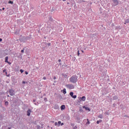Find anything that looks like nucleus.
<instances>
[{"instance_id":"nucleus-1","label":"nucleus","mask_w":129,"mask_h":129,"mask_svg":"<svg viewBox=\"0 0 129 129\" xmlns=\"http://www.w3.org/2000/svg\"><path fill=\"white\" fill-rule=\"evenodd\" d=\"M78 77L76 75L72 76L70 78V82H72V83H76L77 82Z\"/></svg>"},{"instance_id":"nucleus-2","label":"nucleus","mask_w":129,"mask_h":129,"mask_svg":"<svg viewBox=\"0 0 129 129\" xmlns=\"http://www.w3.org/2000/svg\"><path fill=\"white\" fill-rule=\"evenodd\" d=\"M111 5L113 7H115V6H117L119 4L118 0H112Z\"/></svg>"},{"instance_id":"nucleus-3","label":"nucleus","mask_w":129,"mask_h":129,"mask_svg":"<svg viewBox=\"0 0 129 129\" xmlns=\"http://www.w3.org/2000/svg\"><path fill=\"white\" fill-rule=\"evenodd\" d=\"M66 87H67V88H69L70 89H74V85H72V84H68L66 85Z\"/></svg>"},{"instance_id":"nucleus-4","label":"nucleus","mask_w":129,"mask_h":129,"mask_svg":"<svg viewBox=\"0 0 129 129\" xmlns=\"http://www.w3.org/2000/svg\"><path fill=\"white\" fill-rule=\"evenodd\" d=\"M9 92L10 93V95L11 96H14V95H15V91H14L13 89H10Z\"/></svg>"},{"instance_id":"nucleus-5","label":"nucleus","mask_w":129,"mask_h":129,"mask_svg":"<svg viewBox=\"0 0 129 129\" xmlns=\"http://www.w3.org/2000/svg\"><path fill=\"white\" fill-rule=\"evenodd\" d=\"M53 22H54V20L52 17H50L48 21V23H53Z\"/></svg>"},{"instance_id":"nucleus-6","label":"nucleus","mask_w":129,"mask_h":129,"mask_svg":"<svg viewBox=\"0 0 129 129\" xmlns=\"http://www.w3.org/2000/svg\"><path fill=\"white\" fill-rule=\"evenodd\" d=\"M31 109H28V111H27V115L28 116H30V115H31Z\"/></svg>"},{"instance_id":"nucleus-7","label":"nucleus","mask_w":129,"mask_h":129,"mask_svg":"<svg viewBox=\"0 0 129 129\" xmlns=\"http://www.w3.org/2000/svg\"><path fill=\"white\" fill-rule=\"evenodd\" d=\"M85 96H83L82 98H80V100H82L83 101H85Z\"/></svg>"},{"instance_id":"nucleus-8","label":"nucleus","mask_w":129,"mask_h":129,"mask_svg":"<svg viewBox=\"0 0 129 129\" xmlns=\"http://www.w3.org/2000/svg\"><path fill=\"white\" fill-rule=\"evenodd\" d=\"M83 108H85L86 110H88L89 111H90V108H89L88 107H85V106H83Z\"/></svg>"},{"instance_id":"nucleus-9","label":"nucleus","mask_w":129,"mask_h":129,"mask_svg":"<svg viewBox=\"0 0 129 129\" xmlns=\"http://www.w3.org/2000/svg\"><path fill=\"white\" fill-rule=\"evenodd\" d=\"M60 108L61 110H64V109H65V105H62L60 106Z\"/></svg>"},{"instance_id":"nucleus-10","label":"nucleus","mask_w":129,"mask_h":129,"mask_svg":"<svg viewBox=\"0 0 129 129\" xmlns=\"http://www.w3.org/2000/svg\"><path fill=\"white\" fill-rule=\"evenodd\" d=\"M8 59H9V57L6 56V57H5V62H6V63H9V61H8Z\"/></svg>"},{"instance_id":"nucleus-11","label":"nucleus","mask_w":129,"mask_h":129,"mask_svg":"<svg viewBox=\"0 0 129 129\" xmlns=\"http://www.w3.org/2000/svg\"><path fill=\"white\" fill-rule=\"evenodd\" d=\"M61 76H63V77H64V78H67V75H66V74H62Z\"/></svg>"},{"instance_id":"nucleus-12","label":"nucleus","mask_w":129,"mask_h":129,"mask_svg":"<svg viewBox=\"0 0 129 129\" xmlns=\"http://www.w3.org/2000/svg\"><path fill=\"white\" fill-rule=\"evenodd\" d=\"M117 98H118V97L116 96H115L113 97V99L114 100H116V99H117Z\"/></svg>"},{"instance_id":"nucleus-13","label":"nucleus","mask_w":129,"mask_h":129,"mask_svg":"<svg viewBox=\"0 0 129 129\" xmlns=\"http://www.w3.org/2000/svg\"><path fill=\"white\" fill-rule=\"evenodd\" d=\"M33 102H34V104L35 105H38V103H39L38 102H37V103H36V99H34L33 100Z\"/></svg>"},{"instance_id":"nucleus-14","label":"nucleus","mask_w":129,"mask_h":129,"mask_svg":"<svg viewBox=\"0 0 129 129\" xmlns=\"http://www.w3.org/2000/svg\"><path fill=\"white\" fill-rule=\"evenodd\" d=\"M129 23V19H126L125 21L124 24L125 25V24H127Z\"/></svg>"},{"instance_id":"nucleus-15","label":"nucleus","mask_w":129,"mask_h":129,"mask_svg":"<svg viewBox=\"0 0 129 129\" xmlns=\"http://www.w3.org/2000/svg\"><path fill=\"white\" fill-rule=\"evenodd\" d=\"M63 94H66V93H67V92H66V89H63Z\"/></svg>"},{"instance_id":"nucleus-16","label":"nucleus","mask_w":129,"mask_h":129,"mask_svg":"<svg viewBox=\"0 0 129 129\" xmlns=\"http://www.w3.org/2000/svg\"><path fill=\"white\" fill-rule=\"evenodd\" d=\"M74 94V93L73 92H71L70 93V95L71 96V97H72L73 96Z\"/></svg>"},{"instance_id":"nucleus-17","label":"nucleus","mask_w":129,"mask_h":129,"mask_svg":"<svg viewBox=\"0 0 129 129\" xmlns=\"http://www.w3.org/2000/svg\"><path fill=\"white\" fill-rule=\"evenodd\" d=\"M98 117H99V118H102L103 116H102V114H100L98 115Z\"/></svg>"},{"instance_id":"nucleus-18","label":"nucleus","mask_w":129,"mask_h":129,"mask_svg":"<svg viewBox=\"0 0 129 129\" xmlns=\"http://www.w3.org/2000/svg\"><path fill=\"white\" fill-rule=\"evenodd\" d=\"M40 128H41V126H40L39 125H36L37 129H40Z\"/></svg>"},{"instance_id":"nucleus-19","label":"nucleus","mask_w":129,"mask_h":129,"mask_svg":"<svg viewBox=\"0 0 129 129\" xmlns=\"http://www.w3.org/2000/svg\"><path fill=\"white\" fill-rule=\"evenodd\" d=\"M8 4H11V5H13V4H14V2L11 1H10L8 2Z\"/></svg>"},{"instance_id":"nucleus-20","label":"nucleus","mask_w":129,"mask_h":129,"mask_svg":"<svg viewBox=\"0 0 129 129\" xmlns=\"http://www.w3.org/2000/svg\"><path fill=\"white\" fill-rule=\"evenodd\" d=\"M60 124H61V121H59L57 123V126H59Z\"/></svg>"},{"instance_id":"nucleus-21","label":"nucleus","mask_w":129,"mask_h":129,"mask_svg":"<svg viewBox=\"0 0 129 129\" xmlns=\"http://www.w3.org/2000/svg\"><path fill=\"white\" fill-rule=\"evenodd\" d=\"M22 83H23V84H26V83L27 84H28V82L23 81Z\"/></svg>"},{"instance_id":"nucleus-22","label":"nucleus","mask_w":129,"mask_h":129,"mask_svg":"<svg viewBox=\"0 0 129 129\" xmlns=\"http://www.w3.org/2000/svg\"><path fill=\"white\" fill-rule=\"evenodd\" d=\"M101 121H102V120H98V121H97V124H99V122H101Z\"/></svg>"},{"instance_id":"nucleus-23","label":"nucleus","mask_w":129,"mask_h":129,"mask_svg":"<svg viewBox=\"0 0 129 129\" xmlns=\"http://www.w3.org/2000/svg\"><path fill=\"white\" fill-rule=\"evenodd\" d=\"M72 97H73V98L75 99V98H76V97H77V96H76V95H73V96Z\"/></svg>"},{"instance_id":"nucleus-24","label":"nucleus","mask_w":129,"mask_h":129,"mask_svg":"<svg viewBox=\"0 0 129 129\" xmlns=\"http://www.w3.org/2000/svg\"><path fill=\"white\" fill-rule=\"evenodd\" d=\"M5 104H6V105H9V102L6 101V102H5Z\"/></svg>"},{"instance_id":"nucleus-25","label":"nucleus","mask_w":129,"mask_h":129,"mask_svg":"<svg viewBox=\"0 0 129 129\" xmlns=\"http://www.w3.org/2000/svg\"><path fill=\"white\" fill-rule=\"evenodd\" d=\"M76 60V58L75 57H73V61H75Z\"/></svg>"},{"instance_id":"nucleus-26","label":"nucleus","mask_w":129,"mask_h":129,"mask_svg":"<svg viewBox=\"0 0 129 129\" xmlns=\"http://www.w3.org/2000/svg\"><path fill=\"white\" fill-rule=\"evenodd\" d=\"M88 122H87V124H89V123H90V122H89L88 119H87Z\"/></svg>"},{"instance_id":"nucleus-27","label":"nucleus","mask_w":129,"mask_h":129,"mask_svg":"<svg viewBox=\"0 0 129 129\" xmlns=\"http://www.w3.org/2000/svg\"><path fill=\"white\" fill-rule=\"evenodd\" d=\"M20 72H21V73H23V72H24V70H20Z\"/></svg>"},{"instance_id":"nucleus-28","label":"nucleus","mask_w":129,"mask_h":129,"mask_svg":"<svg viewBox=\"0 0 129 129\" xmlns=\"http://www.w3.org/2000/svg\"><path fill=\"white\" fill-rule=\"evenodd\" d=\"M25 74L26 75H28V74H29V73H28V72H27V71H25Z\"/></svg>"},{"instance_id":"nucleus-29","label":"nucleus","mask_w":129,"mask_h":129,"mask_svg":"<svg viewBox=\"0 0 129 129\" xmlns=\"http://www.w3.org/2000/svg\"><path fill=\"white\" fill-rule=\"evenodd\" d=\"M54 125H58V123H57V122H55L54 123Z\"/></svg>"},{"instance_id":"nucleus-30","label":"nucleus","mask_w":129,"mask_h":129,"mask_svg":"<svg viewBox=\"0 0 129 129\" xmlns=\"http://www.w3.org/2000/svg\"><path fill=\"white\" fill-rule=\"evenodd\" d=\"M78 128L77 126H75V127H73V129H77Z\"/></svg>"},{"instance_id":"nucleus-31","label":"nucleus","mask_w":129,"mask_h":129,"mask_svg":"<svg viewBox=\"0 0 129 129\" xmlns=\"http://www.w3.org/2000/svg\"><path fill=\"white\" fill-rule=\"evenodd\" d=\"M80 55V53H79V50L78 51V56H79Z\"/></svg>"},{"instance_id":"nucleus-32","label":"nucleus","mask_w":129,"mask_h":129,"mask_svg":"<svg viewBox=\"0 0 129 129\" xmlns=\"http://www.w3.org/2000/svg\"><path fill=\"white\" fill-rule=\"evenodd\" d=\"M44 80H46V79H47V78H46V77H44L43 78Z\"/></svg>"},{"instance_id":"nucleus-33","label":"nucleus","mask_w":129,"mask_h":129,"mask_svg":"<svg viewBox=\"0 0 129 129\" xmlns=\"http://www.w3.org/2000/svg\"><path fill=\"white\" fill-rule=\"evenodd\" d=\"M44 100H45V101H47V98H46V97L44 98Z\"/></svg>"},{"instance_id":"nucleus-34","label":"nucleus","mask_w":129,"mask_h":129,"mask_svg":"<svg viewBox=\"0 0 129 129\" xmlns=\"http://www.w3.org/2000/svg\"><path fill=\"white\" fill-rule=\"evenodd\" d=\"M47 45H48V46H51V43H47Z\"/></svg>"},{"instance_id":"nucleus-35","label":"nucleus","mask_w":129,"mask_h":129,"mask_svg":"<svg viewBox=\"0 0 129 129\" xmlns=\"http://www.w3.org/2000/svg\"><path fill=\"white\" fill-rule=\"evenodd\" d=\"M24 49H22V50H21V53H24Z\"/></svg>"},{"instance_id":"nucleus-36","label":"nucleus","mask_w":129,"mask_h":129,"mask_svg":"<svg viewBox=\"0 0 129 129\" xmlns=\"http://www.w3.org/2000/svg\"><path fill=\"white\" fill-rule=\"evenodd\" d=\"M54 11H55V10H54V9H52L51 10V12H54Z\"/></svg>"},{"instance_id":"nucleus-37","label":"nucleus","mask_w":129,"mask_h":129,"mask_svg":"<svg viewBox=\"0 0 129 129\" xmlns=\"http://www.w3.org/2000/svg\"><path fill=\"white\" fill-rule=\"evenodd\" d=\"M58 65H59V66H61V65H62V63H59Z\"/></svg>"},{"instance_id":"nucleus-38","label":"nucleus","mask_w":129,"mask_h":129,"mask_svg":"<svg viewBox=\"0 0 129 129\" xmlns=\"http://www.w3.org/2000/svg\"><path fill=\"white\" fill-rule=\"evenodd\" d=\"M2 41H3V39L0 38V42H2Z\"/></svg>"},{"instance_id":"nucleus-39","label":"nucleus","mask_w":129,"mask_h":129,"mask_svg":"<svg viewBox=\"0 0 129 129\" xmlns=\"http://www.w3.org/2000/svg\"><path fill=\"white\" fill-rule=\"evenodd\" d=\"M56 79V77H53V79L55 80V79Z\"/></svg>"},{"instance_id":"nucleus-40","label":"nucleus","mask_w":129,"mask_h":129,"mask_svg":"<svg viewBox=\"0 0 129 129\" xmlns=\"http://www.w3.org/2000/svg\"><path fill=\"white\" fill-rule=\"evenodd\" d=\"M58 62H61V59H58Z\"/></svg>"},{"instance_id":"nucleus-41","label":"nucleus","mask_w":129,"mask_h":129,"mask_svg":"<svg viewBox=\"0 0 129 129\" xmlns=\"http://www.w3.org/2000/svg\"><path fill=\"white\" fill-rule=\"evenodd\" d=\"M64 124V123H61V125H63Z\"/></svg>"},{"instance_id":"nucleus-42","label":"nucleus","mask_w":129,"mask_h":129,"mask_svg":"<svg viewBox=\"0 0 129 129\" xmlns=\"http://www.w3.org/2000/svg\"><path fill=\"white\" fill-rule=\"evenodd\" d=\"M8 64H11V62L8 61Z\"/></svg>"},{"instance_id":"nucleus-43","label":"nucleus","mask_w":129,"mask_h":129,"mask_svg":"<svg viewBox=\"0 0 129 129\" xmlns=\"http://www.w3.org/2000/svg\"><path fill=\"white\" fill-rule=\"evenodd\" d=\"M2 10H3V11H4L5 8H3L2 9Z\"/></svg>"},{"instance_id":"nucleus-44","label":"nucleus","mask_w":129,"mask_h":129,"mask_svg":"<svg viewBox=\"0 0 129 129\" xmlns=\"http://www.w3.org/2000/svg\"><path fill=\"white\" fill-rule=\"evenodd\" d=\"M42 126H41V128H43V124H41Z\"/></svg>"},{"instance_id":"nucleus-45","label":"nucleus","mask_w":129,"mask_h":129,"mask_svg":"<svg viewBox=\"0 0 129 129\" xmlns=\"http://www.w3.org/2000/svg\"><path fill=\"white\" fill-rule=\"evenodd\" d=\"M7 97H10V95H8Z\"/></svg>"},{"instance_id":"nucleus-46","label":"nucleus","mask_w":129,"mask_h":129,"mask_svg":"<svg viewBox=\"0 0 129 129\" xmlns=\"http://www.w3.org/2000/svg\"><path fill=\"white\" fill-rule=\"evenodd\" d=\"M63 2H66V0H62Z\"/></svg>"},{"instance_id":"nucleus-47","label":"nucleus","mask_w":129,"mask_h":129,"mask_svg":"<svg viewBox=\"0 0 129 129\" xmlns=\"http://www.w3.org/2000/svg\"><path fill=\"white\" fill-rule=\"evenodd\" d=\"M67 5H69V3L68 2V3H67Z\"/></svg>"},{"instance_id":"nucleus-48","label":"nucleus","mask_w":129,"mask_h":129,"mask_svg":"<svg viewBox=\"0 0 129 129\" xmlns=\"http://www.w3.org/2000/svg\"><path fill=\"white\" fill-rule=\"evenodd\" d=\"M5 71H6V70H4V72H5Z\"/></svg>"},{"instance_id":"nucleus-49","label":"nucleus","mask_w":129,"mask_h":129,"mask_svg":"<svg viewBox=\"0 0 129 129\" xmlns=\"http://www.w3.org/2000/svg\"><path fill=\"white\" fill-rule=\"evenodd\" d=\"M72 125H74V124H72Z\"/></svg>"},{"instance_id":"nucleus-50","label":"nucleus","mask_w":129,"mask_h":129,"mask_svg":"<svg viewBox=\"0 0 129 129\" xmlns=\"http://www.w3.org/2000/svg\"><path fill=\"white\" fill-rule=\"evenodd\" d=\"M8 129H11V127H8Z\"/></svg>"},{"instance_id":"nucleus-51","label":"nucleus","mask_w":129,"mask_h":129,"mask_svg":"<svg viewBox=\"0 0 129 129\" xmlns=\"http://www.w3.org/2000/svg\"><path fill=\"white\" fill-rule=\"evenodd\" d=\"M82 52L83 53V52H84L83 50H82Z\"/></svg>"},{"instance_id":"nucleus-52","label":"nucleus","mask_w":129,"mask_h":129,"mask_svg":"<svg viewBox=\"0 0 129 129\" xmlns=\"http://www.w3.org/2000/svg\"><path fill=\"white\" fill-rule=\"evenodd\" d=\"M6 74H7V72H6Z\"/></svg>"},{"instance_id":"nucleus-53","label":"nucleus","mask_w":129,"mask_h":129,"mask_svg":"<svg viewBox=\"0 0 129 129\" xmlns=\"http://www.w3.org/2000/svg\"><path fill=\"white\" fill-rule=\"evenodd\" d=\"M58 1H61V0H58Z\"/></svg>"}]
</instances>
